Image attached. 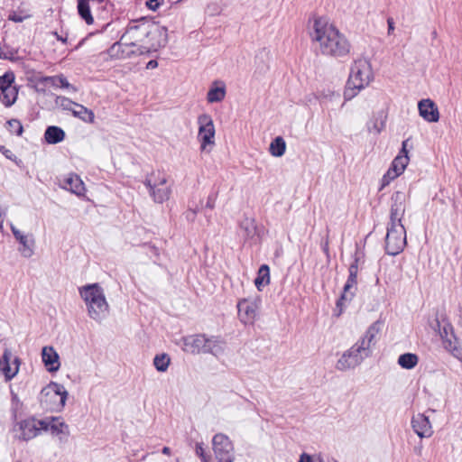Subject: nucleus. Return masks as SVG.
I'll return each mask as SVG.
<instances>
[{
    "mask_svg": "<svg viewBox=\"0 0 462 462\" xmlns=\"http://www.w3.org/2000/svg\"><path fill=\"white\" fill-rule=\"evenodd\" d=\"M42 360L46 369L51 373L57 372L60 367V356L51 346L42 347Z\"/></svg>",
    "mask_w": 462,
    "mask_h": 462,
    "instance_id": "25",
    "label": "nucleus"
},
{
    "mask_svg": "<svg viewBox=\"0 0 462 462\" xmlns=\"http://www.w3.org/2000/svg\"><path fill=\"white\" fill-rule=\"evenodd\" d=\"M387 24H388V34H391L394 30V22L393 18L387 19Z\"/></svg>",
    "mask_w": 462,
    "mask_h": 462,
    "instance_id": "47",
    "label": "nucleus"
},
{
    "mask_svg": "<svg viewBox=\"0 0 462 462\" xmlns=\"http://www.w3.org/2000/svg\"><path fill=\"white\" fill-rule=\"evenodd\" d=\"M270 283V268L267 264H263L254 280V284L258 291H262L263 287Z\"/></svg>",
    "mask_w": 462,
    "mask_h": 462,
    "instance_id": "30",
    "label": "nucleus"
},
{
    "mask_svg": "<svg viewBox=\"0 0 462 462\" xmlns=\"http://www.w3.org/2000/svg\"><path fill=\"white\" fill-rule=\"evenodd\" d=\"M409 161L408 155L398 154L393 159L391 167L382 179L383 186L388 185L391 180L400 176L406 169Z\"/></svg>",
    "mask_w": 462,
    "mask_h": 462,
    "instance_id": "20",
    "label": "nucleus"
},
{
    "mask_svg": "<svg viewBox=\"0 0 462 462\" xmlns=\"http://www.w3.org/2000/svg\"><path fill=\"white\" fill-rule=\"evenodd\" d=\"M195 451H196V455L201 458L202 462H206V461L209 460L208 457L205 453V450L203 448V443H197Z\"/></svg>",
    "mask_w": 462,
    "mask_h": 462,
    "instance_id": "41",
    "label": "nucleus"
},
{
    "mask_svg": "<svg viewBox=\"0 0 462 462\" xmlns=\"http://www.w3.org/2000/svg\"><path fill=\"white\" fill-rule=\"evenodd\" d=\"M162 451L164 455H171V449L168 447H164Z\"/></svg>",
    "mask_w": 462,
    "mask_h": 462,
    "instance_id": "55",
    "label": "nucleus"
},
{
    "mask_svg": "<svg viewBox=\"0 0 462 462\" xmlns=\"http://www.w3.org/2000/svg\"><path fill=\"white\" fill-rule=\"evenodd\" d=\"M10 227L14 236L20 244L18 251L20 252L22 256L25 258L32 257L34 254L35 246L33 236L32 234L26 235L23 233L13 224L10 225Z\"/></svg>",
    "mask_w": 462,
    "mask_h": 462,
    "instance_id": "18",
    "label": "nucleus"
},
{
    "mask_svg": "<svg viewBox=\"0 0 462 462\" xmlns=\"http://www.w3.org/2000/svg\"><path fill=\"white\" fill-rule=\"evenodd\" d=\"M383 126L384 125L383 122H381L380 125H378L377 123H374L373 127H369V131L372 133L379 134L383 128Z\"/></svg>",
    "mask_w": 462,
    "mask_h": 462,
    "instance_id": "46",
    "label": "nucleus"
},
{
    "mask_svg": "<svg viewBox=\"0 0 462 462\" xmlns=\"http://www.w3.org/2000/svg\"><path fill=\"white\" fill-rule=\"evenodd\" d=\"M47 422L45 419L38 420L34 417H29L17 421L13 428L15 439L23 441L31 440L39 436L46 430Z\"/></svg>",
    "mask_w": 462,
    "mask_h": 462,
    "instance_id": "8",
    "label": "nucleus"
},
{
    "mask_svg": "<svg viewBox=\"0 0 462 462\" xmlns=\"http://www.w3.org/2000/svg\"><path fill=\"white\" fill-rule=\"evenodd\" d=\"M420 116L429 123L439 120V112L437 105L430 98L421 99L418 103Z\"/></svg>",
    "mask_w": 462,
    "mask_h": 462,
    "instance_id": "22",
    "label": "nucleus"
},
{
    "mask_svg": "<svg viewBox=\"0 0 462 462\" xmlns=\"http://www.w3.org/2000/svg\"><path fill=\"white\" fill-rule=\"evenodd\" d=\"M148 30L151 32L147 34L144 43L142 44V49H138L141 55L156 51L167 43V31L164 27L150 22Z\"/></svg>",
    "mask_w": 462,
    "mask_h": 462,
    "instance_id": "11",
    "label": "nucleus"
},
{
    "mask_svg": "<svg viewBox=\"0 0 462 462\" xmlns=\"http://www.w3.org/2000/svg\"><path fill=\"white\" fill-rule=\"evenodd\" d=\"M167 183L168 176L160 171H152L143 181L155 203H163L170 199L171 188Z\"/></svg>",
    "mask_w": 462,
    "mask_h": 462,
    "instance_id": "7",
    "label": "nucleus"
},
{
    "mask_svg": "<svg viewBox=\"0 0 462 462\" xmlns=\"http://www.w3.org/2000/svg\"><path fill=\"white\" fill-rule=\"evenodd\" d=\"M164 3V0H146L145 5L152 11H156Z\"/></svg>",
    "mask_w": 462,
    "mask_h": 462,
    "instance_id": "42",
    "label": "nucleus"
},
{
    "mask_svg": "<svg viewBox=\"0 0 462 462\" xmlns=\"http://www.w3.org/2000/svg\"><path fill=\"white\" fill-rule=\"evenodd\" d=\"M5 216V211L0 208V232H3V229H4Z\"/></svg>",
    "mask_w": 462,
    "mask_h": 462,
    "instance_id": "48",
    "label": "nucleus"
},
{
    "mask_svg": "<svg viewBox=\"0 0 462 462\" xmlns=\"http://www.w3.org/2000/svg\"><path fill=\"white\" fill-rule=\"evenodd\" d=\"M374 79L372 66L366 59H357L354 61L344 96L346 99L353 98L357 91L366 88Z\"/></svg>",
    "mask_w": 462,
    "mask_h": 462,
    "instance_id": "5",
    "label": "nucleus"
},
{
    "mask_svg": "<svg viewBox=\"0 0 462 462\" xmlns=\"http://www.w3.org/2000/svg\"><path fill=\"white\" fill-rule=\"evenodd\" d=\"M78 12L80 17L88 23L92 24L94 22L90 12L89 2L85 0H78Z\"/></svg>",
    "mask_w": 462,
    "mask_h": 462,
    "instance_id": "35",
    "label": "nucleus"
},
{
    "mask_svg": "<svg viewBox=\"0 0 462 462\" xmlns=\"http://www.w3.org/2000/svg\"><path fill=\"white\" fill-rule=\"evenodd\" d=\"M366 356L354 345L345 351L338 358L336 368L338 371H347L358 366Z\"/></svg>",
    "mask_w": 462,
    "mask_h": 462,
    "instance_id": "15",
    "label": "nucleus"
},
{
    "mask_svg": "<svg viewBox=\"0 0 462 462\" xmlns=\"http://www.w3.org/2000/svg\"><path fill=\"white\" fill-rule=\"evenodd\" d=\"M29 17H30V15H21V14H17L16 12H12L9 14L8 19L14 23H22Z\"/></svg>",
    "mask_w": 462,
    "mask_h": 462,
    "instance_id": "43",
    "label": "nucleus"
},
{
    "mask_svg": "<svg viewBox=\"0 0 462 462\" xmlns=\"http://www.w3.org/2000/svg\"><path fill=\"white\" fill-rule=\"evenodd\" d=\"M261 298L256 295L242 299L237 303L238 317L244 324H254L261 306Z\"/></svg>",
    "mask_w": 462,
    "mask_h": 462,
    "instance_id": "13",
    "label": "nucleus"
},
{
    "mask_svg": "<svg viewBox=\"0 0 462 462\" xmlns=\"http://www.w3.org/2000/svg\"><path fill=\"white\" fill-rule=\"evenodd\" d=\"M357 274H358V258H355L354 262L348 268V278L343 288V292L337 301V308L339 309L340 314L346 302L350 301L356 294L357 289Z\"/></svg>",
    "mask_w": 462,
    "mask_h": 462,
    "instance_id": "12",
    "label": "nucleus"
},
{
    "mask_svg": "<svg viewBox=\"0 0 462 462\" xmlns=\"http://www.w3.org/2000/svg\"><path fill=\"white\" fill-rule=\"evenodd\" d=\"M0 90V100L5 106H11L14 104L18 95L16 87H9Z\"/></svg>",
    "mask_w": 462,
    "mask_h": 462,
    "instance_id": "32",
    "label": "nucleus"
},
{
    "mask_svg": "<svg viewBox=\"0 0 462 462\" xmlns=\"http://www.w3.org/2000/svg\"><path fill=\"white\" fill-rule=\"evenodd\" d=\"M59 182L62 189L69 190L79 197L84 196L85 194L86 189L84 182L80 177L75 173H69L61 177L59 180Z\"/></svg>",
    "mask_w": 462,
    "mask_h": 462,
    "instance_id": "21",
    "label": "nucleus"
},
{
    "mask_svg": "<svg viewBox=\"0 0 462 462\" xmlns=\"http://www.w3.org/2000/svg\"><path fill=\"white\" fill-rule=\"evenodd\" d=\"M7 125H8V130L12 134H15L18 136L22 135V134L23 132V127L19 120L11 119V120L7 121Z\"/></svg>",
    "mask_w": 462,
    "mask_h": 462,
    "instance_id": "38",
    "label": "nucleus"
},
{
    "mask_svg": "<svg viewBox=\"0 0 462 462\" xmlns=\"http://www.w3.org/2000/svg\"><path fill=\"white\" fill-rule=\"evenodd\" d=\"M21 359L18 356L13 357L11 349L5 348L0 358V373L4 375L5 382L14 379L19 373Z\"/></svg>",
    "mask_w": 462,
    "mask_h": 462,
    "instance_id": "14",
    "label": "nucleus"
},
{
    "mask_svg": "<svg viewBox=\"0 0 462 462\" xmlns=\"http://www.w3.org/2000/svg\"><path fill=\"white\" fill-rule=\"evenodd\" d=\"M0 152H2L7 159L11 161L16 160V156L13 153V152L4 145L0 146Z\"/></svg>",
    "mask_w": 462,
    "mask_h": 462,
    "instance_id": "44",
    "label": "nucleus"
},
{
    "mask_svg": "<svg viewBox=\"0 0 462 462\" xmlns=\"http://www.w3.org/2000/svg\"><path fill=\"white\" fill-rule=\"evenodd\" d=\"M324 97H329L330 100L338 99L340 97V94L338 92L332 91L328 96L324 95Z\"/></svg>",
    "mask_w": 462,
    "mask_h": 462,
    "instance_id": "50",
    "label": "nucleus"
},
{
    "mask_svg": "<svg viewBox=\"0 0 462 462\" xmlns=\"http://www.w3.org/2000/svg\"><path fill=\"white\" fill-rule=\"evenodd\" d=\"M56 104L62 107L64 110L72 111L73 107L77 103L73 102L68 97H57L55 100Z\"/></svg>",
    "mask_w": 462,
    "mask_h": 462,
    "instance_id": "39",
    "label": "nucleus"
},
{
    "mask_svg": "<svg viewBox=\"0 0 462 462\" xmlns=\"http://www.w3.org/2000/svg\"><path fill=\"white\" fill-rule=\"evenodd\" d=\"M206 462H209V460L206 461Z\"/></svg>",
    "mask_w": 462,
    "mask_h": 462,
    "instance_id": "57",
    "label": "nucleus"
},
{
    "mask_svg": "<svg viewBox=\"0 0 462 462\" xmlns=\"http://www.w3.org/2000/svg\"><path fill=\"white\" fill-rule=\"evenodd\" d=\"M182 350L190 354L204 353L207 337L205 335H192L183 337Z\"/></svg>",
    "mask_w": 462,
    "mask_h": 462,
    "instance_id": "23",
    "label": "nucleus"
},
{
    "mask_svg": "<svg viewBox=\"0 0 462 462\" xmlns=\"http://www.w3.org/2000/svg\"><path fill=\"white\" fill-rule=\"evenodd\" d=\"M199 133L198 139L202 152H210L215 145V125L208 114H202L198 117Z\"/></svg>",
    "mask_w": 462,
    "mask_h": 462,
    "instance_id": "9",
    "label": "nucleus"
},
{
    "mask_svg": "<svg viewBox=\"0 0 462 462\" xmlns=\"http://www.w3.org/2000/svg\"><path fill=\"white\" fill-rule=\"evenodd\" d=\"M224 352V342L217 337H207L204 353H209L216 356Z\"/></svg>",
    "mask_w": 462,
    "mask_h": 462,
    "instance_id": "29",
    "label": "nucleus"
},
{
    "mask_svg": "<svg viewBox=\"0 0 462 462\" xmlns=\"http://www.w3.org/2000/svg\"><path fill=\"white\" fill-rule=\"evenodd\" d=\"M14 81V75L13 72H6L3 76L0 77V89L14 87L13 85Z\"/></svg>",
    "mask_w": 462,
    "mask_h": 462,
    "instance_id": "40",
    "label": "nucleus"
},
{
    "mask_svg": "<svg viewBox=\"0 0 462 462\" xmlns=\"http://www.w3.org/2000/svg\"><path fill=\"white\" fill-rule=\"evenodd\" d=\"M171 363V358L167 354L156 355L153 358V365L159 372H166Z\"/></svg>",
    "mask_w": 462,
    "mask_h": 462,
    "instance_id": "36",
    "label": "nucleus"
},
{
    "mask_svg": "<svg viewBox=\"0 0 462 462\" xmlns=\"http://www.w3.org/2000/svg\"><path fill=\"white\" fill-rule=\"evenodd\" d=\"M269 151L274 157L282 156L286 151V143L283 138L281 136L274 138L270 144Z\"/></svg>",
    "mask_w": 462,
    "mask_h": 462,
    "instance_id": "34",
    "label": "nucleus"
},
{
    "mask_svg": "<svg viewBox=\"0 0 462 462\" xmlns=\"http://www.w3.org/2000/svg\"><path fill=\"white\" fill-rule=\"evenodd\" d=\"M421 450H422V447H418L415 448V452L418 454V455H420L421 454Z\"/></svg>",
    "mask_w": 462,
    "mask_h": 462,
    "instance_id": "56",
    "label": "nucleus"
},
{
    "mask_svg": "<svg viewBox=\"0 0 462 462\" xmlns=\"http://www.w3.org/2000/svg\"><path fill=\"white\" fill-rule=\"evenodd\" d=\"M315 456H310L307 453H302L300 456V459L298 462H314Z\"/></svg>",
    "mask_w": 462,
    "mask_h": 462,
    "instance_id": "45",
    "label": "nucleus"
},
{
    "mask_svg": "<svg viewBox=\"0 0 462 462\" xmlns=\"http://www.w3.org/2000/svg\"><path fill=\"white\" fill-rule=\"evenodd\" d=\"M45 141L48 143L55 144L65 138V132L58 126H49L44 133Z\"/></svg>",
    "mask_w": 462,
    "mask_h": 462,
    "instance_id": "28",
    "label": "nucleus"
},
{
    "mask_svg": "<svg viewBox=\"0 0 462 462\" xmlns=\"http://www.w3.org/2000/svg\"><path fill=\"white\" fill-rule=\"evenodd\" d=\"M68 396L64 385L51 382L42 389L39 400L43 409L59 412L64 409Z\"/></svg>",
    "mask_w": 462,
    "mask_h": 462,
    "instance_id": "6",
    "label": "nucleus"
},
{
    "mask_svg": "<svg viewBox=\"0 0 462 462\" xmlns=\"http://www.w3.org/2000/svg\"><path fill=\"white\" fill-rule=\"evenodd\" d=\"M84 300L88 317L101 323L109 314V304L103 288L98 283L87 284L79 289Z\"/></svg>",
    "mask_w": 462,
    "mask_h": 462,
    "instance_id": "4",
    "label": "nucleus"
},
{
    "mask_svg": "<svg viewBox=\"0 0 462 462\" xmlns=\"http://www.w3.org/2000/svg\"><path fill=\"white\" fill-rule=\"evenodd\" d=\"M150 22L142 19L131 23L119 42L114 43L108 50V54L114 59H128L137 56L142 44L149 33Z\"/></svg>",
    "mask_w": 462,
    "mask_h": 462,
    "instance_id": "3",
    "label": "nucleus"
},
{
    "mask_svg": "<svg viewBox=\"0 0 462 462\" xmlns=\"http://www.w3.org/2000/svg\"><path fill=\"white\" fill-rule=\"evenodd\" d=\"M71 112L74 116L79 117L85 122H88V123L94 122V118H95L94 113L80 104L77 103Z\"/></svg>",
    "mask_w": 462,
    "mask_h": 462,
    "instance_id": "33",
    "label": "nucleus"
},
{
    "mask_svg": "<svg viewBox=\"0 0 462 462\" xmlns=\"http://www.w3.org/2000/svg\"><path fill=\"white\" fill-rule=\"evenodd\" d=\"M52 34L57 38L58 41H60L63 43L67 42V37L59 35L57 32H53Z\"/></svg>",
    "mask_w": 462,
    "mask_h": 462,
    "instance_id": "52",
    "label": "nucleus"
},
{
    "mask_svg": "<svg viewBox=\"0 0 462 462\" xmlns=\"http://www.w3.org/2000/svg\"><path fill=\"white\" fill-rule=\"evenodd\" d=\"M440 336L443 340V346L454 357L462 361V347L459 345L457 337L452 332V326L450 324L444 325Z\"/></svg>",
    "mask_w": 462,
    "mask_h": 462,
    "instance_id": "19",
    "label": "nucleus"
},
{
    "mask_svg": "<svg viewBox=\"0 0 462 462\" xmlns=\"http://www.w3.org/2000/svg\"><path fill=\"white\" fill-rule=\"evenodd\" d=\"M195 216H196V211L191 210V211H189V212L188 213L187 217H188V218H189V219H191V220H193V219H194V217H195Z\"/></svg>",
    "mask_w": 462,
    "mask_h": 462,
    "instance_id": "54",
    "label": "nucleus"
},
{
    "mask_svg": "<svg viewBox=\"0 0 462 462\" xmlns=\"http://www.w3.org/2000/svg\"><path fill=\"white\" fill-rule=\"evenodd\" d=\"M310 37L316 50L324 56L341 58L350 52L346 37L327 17L314 18Z\"/></svg>",
    "mask_w": 462,
    "mask_h": 462,
    "instance_id": "1",
    "label": "nucleus"
},
{
    "mask_svg": "<svg viewBox=\"0 0 462 462\" xmlns=\"http://www.w3.org/2000/svg\"><path fill=\"white\" fill-rule=\"evenodd\" d=\"M45 422H47L48 425H46V430H44V431L50 430L51 435L57 438L60 444L68 442L70 433L68 424L58 417L45 418Z\"/></svg>",
    "mask_w": 462,
    "mask_h": 462,
    "instance_id": "17",
    "label": "nucleus"
},
{
    "mask_svg": "<svg viewBox=\"0 0 462 462\" xmlns=\"http://www.w3.org/2000/svg\"><path fill=\"white\" fill-rule=\"evenodd\" d=\"M206 207L208 208H213L215 207V200L212 198H208Z\"/></svg>",
    "mask_w": 462,
    "mask_h": 462,
    "instance_id": "53",
    "label": "nucleus"
},
{
    "mask_svg": "<svg viewBox=\"0 0 462 462\" xmlns=\"http://www.w3.org/2000/svg\"><path fill=\"white\" fill-rule=\"evenodd\" d=\"M411 426L414 432L420 438H430L433 433L430 421L424 414L419 413L413 416L411 419Z\"/></svg>",
    "mask_w": 462,
    "mask_h": 462,
    "instance_id": "24",
    "label": "nucleus"
},
{
    "mask_svg": "<svg viewBox=\"0 0 462 462\" xmlns=\"http://www.w3.org/2000/svg\"><path fill=\"white\" fill-rule=\"evenodd\" d=\"M212 448L217 462H234L235 447L228 436L217 433L212 439Z\"/></svg>",
    "mask_w": 462,
    "mask_h": 462,
    "instance_id": "10",
    "label": "nucleus"
},
{
    "mask_svg": "<svg viewBox=\"0 0 462 462\" xmlns=\"http://www.w3.org/2000/svg\"><path fill=\"white\" fill-rule=\"evenodd\" d=\"M381 330V323L374 322L365 331V335L355 344V346L366 356L372 354V346L376 343V337Z\"/></svg>",
    "mask_w": 462,
    "mask_h": 462,
    "instance_id": "16",
    "label": "nucleus"
},
{
    "mask_svg": "<svg viewBox=\"0 0 462 462\" xmlns=\"http://www.w3.org/2000/svg\"><path fill=\"white\" fill-rule=\"evenodd\" d=\"M408 142H409L408 139L402 142V150H401L399 154L408 155V151H407V143H408Z\"/></svg>",
    "mask_w": 462,
    "mask_h": 462,
    "instance_id": "49",
    "label": "nucleus"
},
{
    "mask_svg": "<svg viewBox=\"0 0 462 462\" xmlns=\"http://www.w3.org/2000/svg\"><path fill=\"white\" fill-rule=\"evenodd\" d=\"M240 228L245 232L246 237H250L254 234L255 226L254 221L250 218H245L240 223Z\"/></svg>",
    "mask_w": 462,
    "mask_h": 462,
    "instance_id": "37",
    "label": "nucleus"
},
{
    "mask_svg": "<svg viewBox=\"0 0 462 462\" xmlns=\"http://www.w3.org/2000/svg\"><path fill=\"white\" fill-rule=\"evenodd\" d=\"M226 94V87L223 83L221 86L214 83L207 94V100L208 103H218L224 100Z\"/></svg>",
    "mask_w": 462,
    "mask_h": 462,
    "instance_id": "27",
    "label": "nucleus"
},
{
    "mask_svg": "<svg viewBox=\"0 0 462 462\" xmlns=\"http://www.w3.org/2000/svg\"><path fill=\"white\" fill-rule=\"evenodd\" d=\"M419 363V356L413 353H405L398 357L397 364L403 369H413Z\"/></svg>",
    "mask_w": 462,
    "mask_h": 462,
    "instance_id": "31",
    "label": "nucleus"
},
{
    "mask_svg": "<svg viewBox=\"0 0 462 462\" xmlns=\"http://www.w3.org/2000/svg\"><path fill=\"white\" fill-rule=\"evenodd\" d=\"M405 201L406 195L402 191H396L392 196L390 222L385 236V250L391 255L400 254L406 245V230L402 223Z\"/></svg>",
    "mask_w": 462,
    "mask_h": 462,
    "instance_id": "2",
    "label": "nucleus"
},
{
    "mask_svg": "<svg viewBox=\"0 0 462 462\" xmlns=\"http://www.w3.org/2000/svg\"><path fill=\"white\" fill-rule=\"evenodd\" d=\"M158 66V63L156 60H150L147 65H146V68L147 69H155L156 67Z\"/></svg>",
    "mask_w": 462,
    "mask_h": 462,
    "instance_id": "51",
    "label": "nucleus"
},
{
    "mask_svg": "<svg viewBox=\"0 0 462 462\" xmlns=\"http://www.w3.org/2000/svg\"><path fill=\"white\" fill-rule=\"evenodd\" d=\"M40 83L42 84H51V86L55 88H67L69 89L72 92H77L78 89L69 82L63 75H58V76H46L40 79Z\"/></svg>",
    "mask_w": 462,
    "mask_h": 462,
    "instance_id": "26",
    "label": "nucleus"
}]
</instances>
